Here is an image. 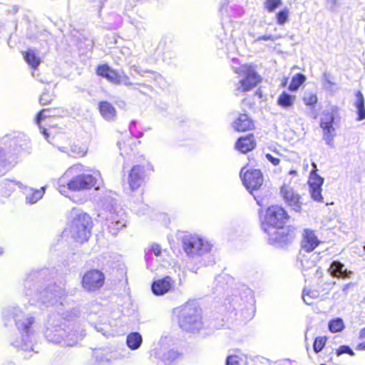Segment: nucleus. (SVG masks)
Here are the masks:
<instances>
[{"mask_svg":"<svg viewBox=\"0 0 365 365\" xmlns=\"http://www.w3.org/2000/svg\"><path fill=\"white\" fill-rule=\"evenodd\" d=\"M354 287V283L349 282L343 286L342 291L344 292L345 294H347L349 289L350 288H353Z\"/></svg>","mask_w":365,"mask_h":365,"instance_id":"5fc2aeb1","label":"nucleus"},{"mask_svg":"<svg viewBox=\"0 0 365 365\" xmlns=\"http://www.w3.org/2000/svg\"><path fill=\"white\" fill-rule=\"evenodd\" d=\"M242 359L237 355H230L227 357L226 365H240Z\"/></svg>","mask_w":365,"mask_h":365,"instance_id":"37998d69","label":"nucleus"},{"mask_svg":"<svg viewBox=\"0 0 365 365\" xmlns=\"http://www.w3.org/2000/svg\"><path fill=\"white\" fill-rule=\"evenodd\" d=\"M146 207H147V205L142 204V210H138L136 207H134V210L138 214L141 215V214L145 213V210Z\"/></svg>","mask_w":365,"mask_h":365,"instance_id":"13d9d810","label":"nucleus"},{"mask_svg":"<svg viewBox=\"0 0 365 365\" xmlns=\"http://www.w3.org/2000/svg\"><path fill=\"white\" fill-rule=\"evenodd\" d=\"M288 10L284 9L277 14V22L279 24L282 25L287 21L288 19Z\"/></svg>","mask_w":365,"mask_h":365,"instance_id":"a19ab883","label":"nucleus"},{"mask_svg":"<svg viewBox=\"0 0 365 365\" xmlns=\"http://www.w3.org/2000/svg\"><path fill=\"white\" fill-rule=\"evenodd\" d=\"M21 188H24V194L25 195V202L27 205H34L40 200L46 190V186L41 187L40 189H34L26 186H23Z\"/></svg>","mask_w":365,"mask_h":365,"instance_id":"aec40b11","label":"nucleus"},{"mask_svg":"<svg viewBox=\"0 0 365 365\" xmlns=\"http://www.w3.org/2000/svg\"><path fill=\"white\" fill-rule=\"evenodd\" d=\"M135 121L133 120L130 124V126H129V129H130V133H132V128L133 127H135Z\"/></svg>","mask_w":365,"mask_h":365,"instance_id":"69168bd1","label":"nucleus"},{"mask_svg":"<svg viewBox=\"0 0 365 365\" xmlns=\"http://www.w3.org/2000/svg\"><path fill=\"white\" fill-rule=\"evenodd\" d=\"M86 171L89 170L81 164L71 166L58 181L59 192L67 196L68 190L81 191L89 190L95 186L97 181L96 176H100V173H97L95 175L81 173Z\"/></svg>","mask_w":365,"mask_h":365,"instance_id":"f03ea898","label":"nucleus"},{"mask_svg":"<svg viewBox=\"0 0 365 365\" xmlns=\"http://www.w3.org/2000/svg\"><path fill=\"white\" fill-rule=\"evenodd\" d=\"M319 296V293L317 290H310L307 289H304L303 290L302 299L307 304H312L313 303L312 300L318 298Z\"/></svg>","mask_w":365,"mask_h":365,"instance_id":"f704fd0d","label":"nucleus"},{"mask_svg":"<svg viewBox=\"0 0 365 365\" xmlns=\"http://www.w3.org/2000/svg\"><path fill=\"white\" fill-rule=\"evenodd\" d=\"M19 186L21 187L23 184L21 182H15L5 180L0 182V196L3 197H9L14 192L15 187Z\"/></svg>","mask_w":365,"mask_h":365,"instance_id":"a878e982","label":"nucleus"},{"mask_svg":"<svg viewBox=\"0 0 365 365\" xmlns=\"http://www.w3.org/2000/svg\"><path fill=\"white\" fill-rule=\"evenodd\" d=\"M180 327L188 332L200 330L203 327L201 310L193 303H185L174 309Z\"/></svg>","mask_w":365,"mask_h":365,"instance_id":"39448f33","label":"nucleus"},{"mask_svg":"<svg viewBox=\"0 0 365 365\" xmlns=\"http://www.w3.org/2000/svg\"><path fill=\"white\" fill-rule=\"evenodd\" d=\"M178 271V277L179 279V284H182V279L184 277V272L182 271L181 267L180 266L176 267L175 268V272H177Z\"/></svg>","mask_w":365,"mask_h":365,"instance_id":"603ef678","label":"nucleus"},{"mask_svg":"<svg viewBox=\"0 0 365 365\" xmlns=\"http://www.w3.org/2000/svg\"><path fill=\"white\" fill-rule=\"evenodd\" d=\"M133 70L137 72L138 73H140V71L138 69L137 66H133Z\"/></svg>","mask_w":365,"mask_h":365,"instance_id":"338daca9","label":"nucleus"},{"mask_svg":"<svg viewBox=\"0 0 365 365\" xmlns=\"http://www.w3.org/2000/svg\"><path fill=\"white\" fill-rule=\"evenodd\" d=\"M281 4V0H267L264 2V8L267 9L269 12H272L276 8L280 6Z\"/></svg>","mask_w":365,"mask_h":365,"instance_id":"58836bf2","label":"nucleus"},{"mask_svg":"<svg viewBox=\"0 0 365 365\" xmlns=\"http://www.w3.org/2000/svg\"><path fill=\"white\" fill-rule=\"evenodd\" d=\"M328 327L331 332L336 333L344 329V324L341 318H336L329 322Z\"/></svg>","mask_w":365,"mask_h":365,"instance_id":"72a5a7b5","label":"nucleus"},{"mask_svg":"<svg viewBox=\"0 0 365 365\" xmlns=\"http://www.w3.org/2000/svg\"><path fill=\"white\" fill-rule=\"evenodd\" d=\"M39 129H40L41 133L44 135L45 138L48 141V134L46 130L43 128H41L40 125H39Z\"/></svg>","mask_w":365,"mask_h":365,"instance_id":"052dcab7","label":"nucleus"},{"mask_svg":"<svg viewBox=\"0 0 365 365\" xmlns=\"http://www.w3.org/2000/svg\"><path fill=\"white\" fill-rule=\"evenodd\" d=\"M155 356L161 359L165 365H175L182 358V354L174 349L165 350L163 347L153 350Z\"/></svg>","mask_w":365,"mask_h":365,"instance_id":"a211bd4d","label":"nucleus"},{"mask_svg":"<svg viewBox=\"0 0 365 365\" xmlns=\"http://www.w3.org/2000/svg\"><path fill=\"white\" fill-rule=\"evenodd\" d=\"M303 101L307 106H313L317 102V96L313 93H306L303 97Z\"/></svg>","mask_w":365,"mask_h":365,"instance_id":"4c0bfd02","label":"nucleus"},{"mask_svg":"<svg viewBox=\"0 0 365 365\" xmlns=\"http://www.w3.org/2000/svg\"><path fill=\"white\" fill-rule=\"evenodd\" d=\"M150 250L154 253L155 256H159L161 253L160 247L158 245H153Z\"/></svg>","mask_w":365,"mask_h":365,"instance_id":"3c124183","label":"nucleus"},{"mask_svg":"<svg viewBox=\"0 0 365 365\" xmlns=\"http://www.w3.org/2000/svg\"><path fill=\"white\" fill-rule=\"evenodd\" d=\"M326 336H318L315 339L313 344V349L315 353L320 352L324 347L327 342Z\"/></svg>","mask_w":365,"mask_h":365,"instance_id":"e433bc0d","label":"nucleus"},{"mask_svg":"<svg viewBox=\"0 0 365 365\" xmlns=\"http://www.w3.org/2000/svg\"><path fill=\"white\" fill-rule=\"evenodd\" d=\"M96 329L98 332H101L103 334V335H105V336L106 335L104 328H103L101 326H99V327L96 326Z\"/></svg>","mask_w":365,"mask_h":365,"instance_id":"e2e57ef3","label":"nucleus"},{"mask_svg":"<svg viewBox=\"0 0 365 365\" xmlns=\"http://www.w3.org/2000/svg\"><path fill=\"white\" fill-rule=\"evenodd\" d=\"M333 123L334 122L320 123V127L322 128V130L333 128Z\"/></svg>","mask_w":365,"mask_h":365,"instance_id":"6e6d98bb","label":"nucleus"},{"mask_svg":"<svg viewBox=\"0 0 365 365\" xmlns=\"http://www.w3.org/2000/svg\"><path fill=\"white\" fill-rule=\"evenodd\" d=\"M296 101V96L283 91L277 98V105L284 109L290 108L293 106Z\"/></svg>","mask_w":365,"mask_h":365,"instance_id":"bb28decb","label":"nucleus"},{"mask_svg":"<svg viewBox=\"0 0 365 365\" xmlns=\"http://www.w3.org/2000/svg\"><path fill=\"white\" fill-rule=\"evenodd\" d=\"M103 207L109 212L106 218L108 227L110 232L115 235L125 226V212L117 204L116 200L110 196L104 198Z\"/></svg>","mask_w":365,"mask_h":365,"instance_id":"6e6552de","label":"nucleus"},{"mask_svg":"<svg viewBox=\"0 0 365 365\" xmlns=\"http://www.w3.org/2000/svg\"><path fill=\"white\" fill-rule=\"evenodd\" d=\"M334 83L331 81L329 75L324 73L323 76V86L325 89L332 91Z\"/></svg>","mask_w":365,"mask_h":365,"instance_id":"c03bdc74","label":"nucleus"},{"mask_svg":"<svg viewBox=\"0 0 365 365\" xmlns=\"http://www.w3.org/2000/svg\"><path fill=\"white\" fill-rule=\"evenodd\" d=\"M356 101L355 106L357 109V120L360 121L365 119V106H364V98L362 93L358 91L356 95Z\"/></svg>","mask_w":365,"mask_h":365,"instance_id":"c85d7f7f","label":"nucleus"},{"mask_svg":"<svg viewBox=\"0 0 365 365\" xmlns=\"http://www.w3.org/2000/svg\"><path fill=\"white\" fill-rule=\"evenodd\" d=\"M9 314L14 319L16 326L21 333V340L13 342V346L25 351H34L32 341L30 337L34 317L30 314H25L17 307H13L9 310Z\"/></svg>","mask_w":365,"mask_h":365,"instance_id":"20e7f679","label":"nucleus"},{"mask_svg":"<svg viewBox=\"0 0 365 365\" xmlns=\"http://www.w3.org/2000/svg\"><path fill=\"white\" fill-rule=\"evenodd\" d=\"M58 149L61 152L67 154V155L68 156V153H70V149L68 148L65 147V146H61V147H58Z\"/></svg>","mask_w":365,"mask_h":365,"instance_id":"4d7b16f0","label":"nucleus"},{"mask_svg":"<svg viewBox=\"0 0 365 365\" xmlns=\"http://www.w3.org/2000/svg\"><path fill=\"white\" fill-rule=\"evenodd\" d=\"M104 282L103 274L97 269L88 271L83 277L82 285L87 291H94L101 288Z\"/></svg>","mask_w":365,"mask_h":365,"instance_id":"dca6fc26","label":"nucleus"},{"mask_svg":"<svg viewBox=\"0 0 365 365\" xmlns=\"http://www.w3.org/2000/svg\"><path fill=\"white\" fill-rule=\"evenodd\" d=\"M118 84H123L126 86H130L133 85V83L130 81V78L123 71H122L118 79Z\"/></svg>","mask_w":365,"mask_h":365,"instance_id":"a18cd8bd","label":"nucleus"},{"mask_svg":"<svg viewBox=\"0 0 365 365\" xmlns=\"http://www.w3.org/2000/svg\"><path fill=\"white\" fill-rule=\"evenodd\" d=\"M24 57L26 63L34 70L37 68L41 62L40 58L36 55L33 50H29L25 52Z\"/></svg>","mask_w":365,"mask_h":365,"instance_id":"c756f323","label":"nucleus"},{"mask_svg":"<svg viewBox=\"0 0 365 365\" xmlns=\"http://www.w3.org/2000/svg\"><path fill=\"white\" fill-rule=\"evenodd\" d=\"M360 338H365V327L360 331Z\"/></svg>","mask_w":365,"mask_h":365,"instance_id":"0e129e2a","label":"nucleus"},{"mask_svg":"<svg viewBox=\"0 0 365 365\" xmlns=\"http://www.w3.org/2000/svg\"><path fill=\"white\" fill-rule=\"evenodd\" d=\"M43 334L48 342L60 344L65 346L76 345L85 336L83 331L78 333L73 329L66 330L63 327L58 314H52L48 317Z\"/></svg>","mask_w":365,"mask_h":365,"instance_id":"7ed1b4c3","label":"nucleus"},{"mask_svg":"<svg viewBox=\"0 0 365 365\" xmlns=\"http://www.w3.org/2000/svg\"><path fill=\"white\" fill-rule=\"evenodd\" d=\"M153 170V166L149 163L145 165H136L130 169L128 177V183L132 191L136 190L141 187L148 175Z\"/></svg>","mask_w":365,"mask_h":365,"instance_id":"f8f14e48","label":"nucleus"},{"mask_svg":"<svg viewBox=\"0 0 365 365\" xmlns=\"http://www.w3.org/2000/svg\"><path fill=\"white\" fill-rule=\"evenodd\" d=\"M106 1L107 0H93V1L97 3L96 6L99 9H101L103 8L104 2Z\"/></svg>","mask_w":365,"mask_h":365,"instance_id":"bf43d9fd","label":"nucleus"},{"mask_svg":"<svg viewBox=\"0 0 365 365\" xmlns=\"http://www.w3.org/2000/svg\"><path fill=\"white\" fill-rule=\"evenodd\" d=\"M53 100L52 94H50L48 92H44L40 96L39 101L42 105H46L49 103Z\"/></svg>","mask_w":365,"mask_h":365,"instance_id":"49530a36","label":"nucleus"},{"mask_svg":"<svg viewBox=\"0 0 365 365\" xmlns=\"http://www.w3.org/2000/svg\"><path fill=\"white\" fill-rule=\"evenodd\" d=\"M234 128L239 132H245L253 127L251 119L247 114H240L233 123Z\"/></svg>","mask_w":365,"mask_h":365,"instance_id":"393cba45","label":"nucleus"},{"mask_svg":"<svg viewBox=\"0 0 365 365\" xmlns=\"http://www.w3.org/2000/svg\"><path fill=\"white\" fill-rule=\"evenodd\" d=\"M87 153V148L86 146L78 145H73L70 148V153H68L69 157L73 158H81L85 156Z\"/></svg>","mask_w":365,"mask_h":365,"instance_id":"7c9ffc66","label":"nucleus"},{"mask_svg":"<svg viewBox=\"0 0 365 365\" xmlns=\"http://www.w3.org/2000/svg\"><path fill=\"white\" fill-rule=\"evenodd\" d=\"M235 72L243 76L237 84L236 91L239 92H247L255 87L260 81V77L251 66L242 65L235 69Z\"/></svg>","mask_w":365,"mask_h":365,"instance_id":"9d476101","label":"nucleus"},{"mask_svg":"<svg viewBox=\"0 0 365 365\" xmlns=\"http://www.w3.org/2000/svg\"><path fill=\"white\" fill-rule=\"evenodd\" d=\"M281 195L287 205L296 212L302 211V202L300 195L292 187L284 185L281 187Z\"/></svg>","mask_w":365,"mask_h":365,"instance_id":"f3484780","label":"nucleus"},{"mask_svg":"<svg viewBox=\"0 0 365 365\" xmlns=\"http://www.w3.org/2000/svg\"><path fill=\"white\" fill-rule=\"evenodd\" d=\"M71 215L73 217L69 227L71 237L78 242H86L91 236V218L88 214L76 209H73Z\"/></svg>","mask_w":365,"mask_h":365,"instance_id":"423d86ee","label":"nucleus"},{"mask_svg":"<svg viewBox=\"0 0 365 365\" xmlns=\"http://www.w3.org/2000/svg\"><path fill=\"white\" fill-rule=\"evenodd\" d=\"M4 143L7 147L0 153V166H2L4 170H7L11 167V164L15 163V153L27 145L28 139L24 135L18 134L12 137H5Z\"/></svg>","mask_w":365,"mask_h":365,"instance_id":"0eeeda50","label":"nucleus"},{"mask_svg":"<svg viewBox=\"0 0 365 365\" xmlns=\"http://www.w3.org/2000/svg\"><path fill=\"white\" fill-rule=\"evenodd\" d=\"M142 342V336L138 332H132L127 336L126 344L132 350L138 349L141 346Z\"/></svg>","mask_w":365,"mask_h":365,"instance_id":"cd10ccee","label":"nucleus"},{"mask_svg":"<svg viewBox=\"0 0 365 365\" xmlns=\"http://www.w3.org/2000/svg\"><path fill=\"white\" fill-rule=\"evenodd\" d=\"M50 115L48 114V110L47 109H43L42 110H41L37 116H36V123L39 125L40 124V121L43 119V118H46L47 117H48Z\"/></svg>","mask_w":365,"mask_h":365,"instance_id":"de8ad7c7","label":"nucleus"},{"mask_svg":"<svg viewBox=\"0 0 365 365\" xmlns=\"http://www.w3.org/2000/svg\"><path fill=\"white\" fill-rule=\"evenodd\" d=\"M46 272V270L34 272L27 277L24 282L26 295L31 296L33 302L40 301L47 306H53L58 302H60V305H63L61 300L66 296L64 287L53 284L47 285L42 291H38L42 285L39 284L38 281L36 282L35 280L41 279Z\"/></svg>","mask_w":365,"mask_h":365,"instance_id":"f257e3e1","label":"nucleus"},{"mask_svg":"<svg viewBox=\"0 0 365 365\" xmlns=\"http://www.w3.org/2000/svg\"><path fill=\"white\" fill-rule=\"evenodd\" d=\"M175 285V280L170 276L154 281L152 284V291L155 295H163L171 291Z\"/></svg>","mask_w":365,"mask_h":365,"instance_id":"6ab92c4d","label":"nucleus"},{"mask_svg":"<svg viewBox=\"0 0 365 365\" xmlns=\"http://www.w3.org/2000/svg\"><path fill=\"white\" fill-rule=\"evenodd\" d=\"M262 40L263 41H267V40L274 41L275 38L272 35H262V36L257 37V38L256 39V41H262Z\"/></svg>","mask_w":365,"mask_h":365,"instance_id":"864d4df0","label":"nucleus"},{"mask_svg":"<svg viewBox=\"0 0 365 365\" xmlns=\"http://www.w3.org/2000/svg\"><path fill=\"white\" fill-rule=\"evenodd\" d=\"M97 73L98 76L106 78L110 82L118 84L121 72H118L105 64L98 67Z\"/></svg>","mask_w":365,"mask_h":365,"instance_id":"5701e85b","label":"nucleus"},{"mask_svg":"<svg viewBox=\"0 0 365 365\" xmlns=\"http://www.w3.org/2000/svg\"><path fill=\"white\" fill-rule=\"evenodd\" d=\"M335 136L334 128H330L323 130V139L330 147H333V140Z\"/></svg>","mask_w":365,"mask_h":365,"instance_id":"c9c22d12","label":"nucleus"},{"mask_svg":"<svg viewBox=\"0 0 365 365\" xmlns=\"http://www.w3.org/2000/svg\"><path fill=\"white\" fill-rule=\"evenodd\" d=\"M334 116L332 113H328L326 114H324L323 117L321 118V122H334Z\"/></svg>","mask_w":365,"mask_h":365,"instance_id":"09e8293b","label":"nucleus"},{"mask_svg":"<svg viewBox=\"0 0 365 365\" xmlns=\"http://www.w3.org/2000/svg\"><path fill=\"white\" fill-rule=\"evenodd\" d=\"M324 183V178L319 176L315 170L311 172L309 185L310 188H322Z\"/></svg>","mask_w":365,"mask_h":365,"instance_id":"2f4dec72","label":"nucleus"},{"mask_svg":"<svg viewBox=\"0 0 365 365\" xmlns=\"http://www.w3.org/2000/svg\"><path fill=\"white\" fill-rule=\"evenodd\" d=\"M99 112L104 120L113 122L117 119L115 108L108 101H101L98 103Z\"/></svg>","mask_w":365,"mask_h":365,"instance_id":"4be33fe9","label":"nucleus"},{"mask_svg":"<svg viewBox=\"0 0 365 365\" xmlns=\"http://www.w3.org/2000/svg\"><path fill=\"white\" fill-rule=\"evenodd\" d=\"M312 198L317 202L322 201V188H310Z\"/></svg>","mask_w":365,"mask_h":365,"instance_id":"ea45409f","label":"nucleus"},{"mask_svg":"<svg viewBox=\"0 0 365 365\" xmlns=\"http://www.w3.org/2000/svg\"><path fill=\"white\" fill-rule=\"evenodd\" d=\"M319 240L314 232L309 229H305L302 233V240L301 242V252H300V261L302 266L304 269H309L314 266V262H309L304 259V255L302 254V252H312L319 245Z\"/></svg>","mask_w":365,"mask_h":365,"instance_id":"ddd939ff","label":"nucleus"},{"mask_svg":"<svg viewBox=\"0 0 365 365\" xmlns=\"http://www.w3.org/2000/svg\"><path fill=\"white\" fill-rule=\"evenodd\" d=\"M305 81V76L303 74L297 73L292 78L289 86V90L296 91L299 86Z\"/></svg>","mask_w":365,"mask_h":365,"instance_id":"473e14b6","label":"nucleus"},{"mask_svg":"<svg viewBox=\"0 0 365 365\" xmlns=\"http://www.w3.org/2000/svg\"><path fill=\"white\" fill-rule=\"evenodd\" d=\"M266 158L270 162L272 163V165H278L280 160L279 158H275V157H273L271 154H266Z\"/></svg>","mask_w":365,"mask_h":365,"instance_id":"8fccbe9b","label":"nucleus"},{"mask_svg":"<svg viewBox=\"0 0 365 365\" xmlns=\"http://www.w3.org/2000/svg\"><path fill=\"white\" fill-rule=\"evenodd\" d=\"M268 235V241L272 245H283L290 243L294 236L287 229L279 227L262 228Z\"/></svg>","mask_w":365,"mask_h":365,"instance_id":"4468645a","label":"nucleus"},{"mask_svg":"<svg viewBox=\"0 0 365 365\" xmlns=\"http://www.w3.org/2000/svg\"><path fill=\"white\" fill-rule=\"evenodd\" d=\"M62 317H63V319H66V318H68V315H67V314H62Z\"/></svg>","mask_w":365,"mask_h":365,"instance_id":"774afa93","label":"nucleus"},{"mask_svg":"<svg viewBox=\"0 0 365 365\" xmlns=\"http://www.w3.org/2000/svg\"><path fill=\"white\" fill-rule=\"evenodd\" d=\"M329 271L332 277L341 279H349L353 274L351 271L348 270L345 265L338 260L331 263Z\"/></svg>","mask_w":365,"mask_h":365,"instance_id":"412c9836","label":"nucleus"},{"mask_svg":"<svg viewBox=\"0 0 365 365\" xmlns=\"http://www.w3.org/2000/svg\"><path fill=\"white\" fill-rule=\"evenodd\" d=\"M255 146L254 135L252 134L241 137L236 143V148L242 153L252 150Z\"/></svg>","mask_w":365,"mask_h":365,"instance_id":"b1692460","label":"nucleus"},{"mask_svg":"<svg viewBox=\"0 0 365 365\" xmlns=\"http://www.w3.org/2000/svg\"><path fill=\"white\" fill-rule=\"evenodd\" d=\"M287 211L278 205H272L266 210L264 221L262 224V228L279 227L282 228L289 220Z\"/></svg>","mask_w":365,"mask_h":365,"instance_id":"9b49d317","label":"nucleus"},{"mask_svg":"<svg viewBox=\"0 0 365 365\" xmlns=\"http://www.w3.org/2000/svg\"><path fill=\"white\" fill-rule=\"evenodd\" d=\"M357 350H365V341L360 343L356 346Z\"/></svg>","mask_w":365,"mask_h":365,"instance_id":"680f3d73","label":"nucleus"},{"mask_svg":"<svg viewBox=\"0 0 365 365\" xmlns=\"http://www.w3.org/2000/svg\"><path fill=\"white\" fill-rule=\"evenodd\" d=\"M182 248L187 256L195 258L209 253L212 245L195 235H185L182 238Z\"/></svg>","mask_w":365,"mask_h":365,"instance_id":"1a4fd4ad","label":"nucleus"},{"mask_svg":"<svg viewBox=\"0 0 365 365\" xmlns=\"http://www.w3.org/2000/svg\"><path fill=\"white\" fill-rule=\"evenodd\" d=\"M336 354L337 356H340L343 354H348L351 356L354 355L353 350L349 346L346 345L340 346L339 348L336 349Z\"/></svg>","mask_w":365,"mask_h":365,"instance_id":"79ce46f5","label":"nucleus"},{"mask_svg":"<svg viewBox=\"0 0 365 365\" xmlns=\"http://www.w3.org/2000/svg\"><path fill=\"white\" fill-rule=\"evenodd\" d=\"M245 168L240 171V176L247 190L252 194V192L258 190L263 182V176L259 170H250L244 173Z\"/></svg>","mask_w":365,"mask_h":365,"instance_id":"2eb2a0df","label":"nucleus"}]
</instances>
